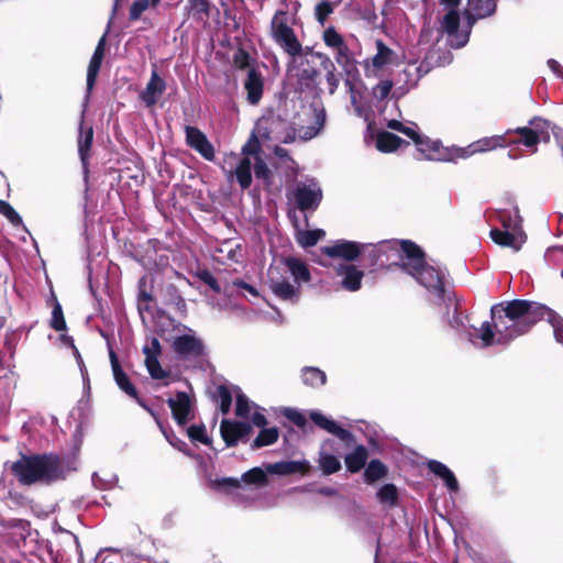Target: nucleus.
I'll return each instance as SVG.
<instances>
[{
    "mask_svg": "<svg viewBox=\"0 0 563 563\" xmlns=\"http://www.w3.org/2000/svg\"><path fill=\"white\" fill-rule=\"evenodd\" d=\"M493 325L483 322L471 342L478 347L505 344L526 333L538 320L545 319L553 328L558 342L563 344V319L552 309L533 301L516 299L497 303L490 309Z\"/></svg>",
    "mask_w": 563,
    "mask_h": 563,
    "instance_id": "nucleus-1",
    "label": "nucleus"
},
{
    "mask_svg": "<svg viewBox=\"0 0 563 563\" xmlns=\"http://www.w3.org/2000/svg\"><path fill=\"white\" fill-rule=\"evenodd\" d=\"M377 253L386 255L389 260L393 256L399 258L400 268L412 276L420 285L429 291L441 296L443 294L444 272L440 267L428 264L422 250L408 240H393L382 242L377 246Z\"/></svg>",
    "mask_w": 563,
    "mask_h": 563,
    "instance_id": "nucleus-2",
    "label": "nucleus"
},
{
    "mask_svg": "<svg viewBox=\"0 0 563 563\" xmlns=\"http://www.w3.org/2000/svg\"><path fill=\"white\" fill-rule=\"evenodd\" d=\"M552 126L548 120L534 118L526 126L509 129L504 134L482 137L467 146H457V159H466L475 154L504 148L508 145L522 144L532 153L537 152V145L549 142Z\"/></svg>",
    "mask_w": 563,
    "mask_h": 563,
    "instance_id": "nucleus-3",
    "label": "nucleus"
},
{
    "mask_svg": "<svg viewBox=\"0 0 563 563\" xmlns=\"http://www.w3.org/2000/svg\"><path fill=\"white\" fill-rule=\"evenodd\" d=\"M460 2L461 0H440L439 11L441 29L449 35L451 46L456 48L468 42L475 21L493 14L496 9V0H468L470 12L461 24Z\"/></svg>",
    "mask_w": 563,
    "mask_h": 563,
    "instance_id": "nucleus-4",
    "label": "nucleus"
},
{
    "mask_svg": "<svg viewBox=\"0 0 563 563\" xmlns=\"http://www.w3.org/2000/svg\"><path fill=\"white\" fill-rule=\"evenodd\" d=\"M311 278L308 266L297 257H285L268 269V286L280 300L297 302L300 298V285Z\"/></svg>",
    "mask_w": 563,
    "mask_h": 563,
    "instance_id": "nucleus-5",
    "label": "nucleus"
},
{
    "mask_svg": "<svg viewBox=\"0 0 563 563\" xmlns=\"http://www.w3.org/2000/svg\"><path fill=\"white\" fill-rule=\"evenodd\" d=\"M222 168L227 178L230 181L235 178L243 189L251 186L252 172H254L256 178L266 184L271 183V169L256 153L249 151V145L243 147L242 155L230 154L225 156Z\"/></svg>",
    "mask_w": 563,
    "mask_h": 563,
    "instance_id": "nucleus-6",
    "label": "nucleus"
},
{
    "mask_svg": "<svg viewBox=\"0 0 563 563\" xmlns=\"http://www.w3.org/2000/svg\"><path fill=\"white\" fill-rule=\"evenodd\" d=\"M299 7L298 1H291L286 10H277L271 20L269 34L273 41L291 59L303 54V47L291 27V24L296 22Z\"/></svg>",
    "mask_w": 563,
    "mask_h": 563,
    "instance_id": "nucleus-7",
    "label": "nucleus"
},
{
    "mask_svg": "<svg viewBox=\"0 0 563 563\" xmlns=\"http://www.w3.org/2000/svg\"><path fill=\"white\" fill-rule=\"evenodd\" d=\"M12 471L24 485L52 482L63 477L60 461L53 455L22 456L13 463Z\"/></svg>",
    "mask_w": 563,
    "mask_h": 563,
    "instance_id": "nucleus-8",
    "label": "nucleus"
},
{
    "mask_svg": "<svg viewBox=\"0 0 563 563\" xmlns=\"http://www.w3.org/2000/svg\"><path fill=\"white\" fill-rule=\"evenodd\" d=\"M387 128L398 131L413 141L417 150L422 154L426 159L438 162H456L457 146H443L439 140H432L428 136L421 135L418 126L415 123L404 124L397 120H389Z\"/></svg>",
    "mask_w": 563,
    "mask_h": 563,
    "instance_id": "nucleus-9",
    "label": "nucleus"
},
{
    "mask_svg": "<svg viewBox=\"0 0 563 563\" xmlns=\"http://www.w3.org/2000/svg\"><path fill=\"white\" fill-rule=\"evenodd\" d=\"M322 40L332 51L338 65L346 73H352L355 69V59L343 36L333 26H329L324 29Z\"/></svg>",
    "mask_w": 563,
    "mask_h": 563,
    "instance_id": "nucleus-10",
    "label": "nucleus"
},
{
    "mask_svg": "<svg viewBox=\"0 0 563 563\" xmlns=\"http://www.w3.org/2000/svg\"><path fill=\"white\" fill-rule=\"evenodd\" d=\"M331 267L339 278V285L342 289L350 292H355L361 289L365 273L357 265L349 262H335Z\"/></svg>",
    "mask_w": 563,
    "mask_h": 563,
    "instance_id": "nucleus-11",
    "label": "nucleus"
},
{
    "mask_svg": "<svg viewBox=\"0 0 563 563\" xmlns=\"http://www.w3.org/2000/svg\"><path fill=\"white\" fill-rule=\"evenodd\" d=\"M504 228V230H492V240L500 246L519 251L526 242V234L521 229L520 221L516 220L514 224L505 222Z\"/></svg>",
    "mask_w": 563,
    "mask_h": 563,
    "instance_id": "nucleus-12",
    "label": "nucleus"
},
{
    "mask_svg": "<svg viewBox=\"0 0 563 563\" xmlns=\"http://www.w3.org/2000/svg\"><path fill=\"white\" fill-rule=\"evenodd\" d=\"M294 196L300 210H314L322 199V191L316 180L307 179L297 185Z\"/></svg>",
    "mask_w": 563,
    "mask_h": 563,
    "instance_id": "nucleus-13",
    "label": "nucleus"
},
{
    "mask_svg": "<svg viewBox=\"0 0 563 563\" xmlns=\"http://www.w3.org/2000/svg\"><path fill=\"white\" fill-rule=\"evenodd\" d=\"M322 253L339 260L338 262L353 263L364 251V245L353 241L339 240L331 245L323 246Z\"/></svg>",
    "mask_w": 563,
    "mask_h": 563,
    "instance_id": "nucleus-14",
    "label": "nucleus"
},
{
    "mask_svg": "<svg viewBox=\"0 0 563 563\" xmlns=\"http://www.w3.org/2000/svg\"><path fill=\"white\" fill-rule=\"evenodd\" d=\"M376 54L364 63L365 75L367 77H377L382 69L393 65L397 60V54L382 41L376 42Z\"/></svg>",
    "mask_w": 563,
    "mask_h": 563,
    "instance_id": "nucleus-15",
    "label": "nucleus"
},
{
    "mask_svg": "<svg viewBox=\"0 0 563 563\" xmlns=\"http://www.w3.org/2000/svg\"><path fill=\"white\" fill-rule=\"evenodd\" d=\"M187 144L198 152L205 159H214V148L207 136L195 126H187L186 130Z\"/></svg>",
    "mask_w": 563,
    "mask_h": 563,
    "instance_id": "nucleus-16",
    "label": "nucleus"
},
{
    "mask_svg": "<svg viewBox=\"0 0 563 563\" xmlns=\"http://www.w3.org/2000/svg\"><path fill=\"white\" fill-rule=\"evenodd\" d=\"M309 417L319 428L335 435L346 444H351L354 442V437L350 431L340 427L334 420L328 418L322 412L318 410H311L309 412Z\"/></svg>",
    "mask_w": 563,
    "mask_h": 563,
    "instance_id": "nucleus-17",
    "label": "nucleus"
},
{
    "mask_svg": "<svg viewBox=\"0 0 563 563\" xmlns=\"http://www.w3.org/2000/svg\"><path fill=\"white\" fill-rule=\"evenodd\" d=\"M220 432L227 445L233 446L250 434L251 426L246 422L223 419L220 426Z\"/></svg>",
    "mask_w": 563,
    "mask_h": 563,
    "instance_id": "nucleus-18",
    "label": "nucleus"
},
{
    "mask_svg": "<svg viewBox=\"0 0 563 563\" xmlns=\"http://www.w3.org/2000/svg\"><path fill=\"white\" fill-rule=\"evenodd\" d=\"M166 89L165 80L159 77L156 70L152 71L150 81L140 93V98L146 107H153L163 96Z\"/></svg>",
    "mask_w": 563,
    "mask_h": 563,
    "instance_id": "nucleus-19",
    "label": "nucleus"
},
{
    "mask_svg": "<svg viewBox=\"0 0 563 563\" xmlns=\"http://www.w3.org/2000/svg\"><path fill=\"white\" fill-rule=\"evenodd\" d=\"M266 472L273 475H291L295 473L307 474L310 463L307 460L280 461L265 465Z\"/></svg>",
    "mask_w": 563,
    "mask_h": 563,
    "instance_id": "nucleus-20",
    "label": "nucleus"
},
{
    "mask_svg": "<svg viewBox=\"0 0 563 563\" xmlns=\"http://www.w3.org/2000/svg\"><path fill=\"white\" fill-rule=\"evenodd\" d=\"M168 406L174 419L179 426H185L190 419V399L187 394L178 393L175 398L168 399Z\"/></svg>",
    "mask_w": 563,
    "mask_h": 563,
    "instance_id": "nucleus-21",
    "label": "nucleus"
},
{
    "mask_svg": "<svg viewBox=\"0 0 563 563\" xmlns=\"http://www.w3.org/2000/svg\"><path fill=\"white\" fill-rule=\"evenodd\" d=\"M325 123L324 109H314L312 115V123L309 125H301L295 130L296 137L302 141H309L316 137L323 129Z\"/></svg>",
    "mask_w": 563,
    "mask_h": 563,
    "instance_id": "nucleus-22",
    "label": "nucleus"
},
{
    "mask_svg": "<svg viewBox=\"0 0 563 563\" xmlns=\"http://www.w3.org/2000/svg\"><path fill=\"white\" fill-rule=\"evenodd\" d=\"M104 49H106V34L101 36L99 40L97 47L92 54V57L90 59V63L88 65L87 70V91L88 93L91 91L96 84V79L98 76V73L101 67V63L104 56Z\"/></svg>",
    "mask_w": 563,
    "mask_h": 563,
    "instance_id": "nucleus-23",
    "label": "nucleus"
},
{
    "mask_svg": "<svg viewBox=\"0 0 563 563\" xmlns=\"http://www.w3.org/2000/svg\"><path fill=\"white\" fill-rule=\"evenodd\" d=\"M263 78L254 68L249 69L244 81V88L247 92V100L252 104L260 102L263 95Z\"/></svg>",
    "mask_w": 563,
    "mask_h": 563,
    "instance_id": "nucleus-24",
    "label": "nucleus"
},
{
    "mask_svg": "<svg viewBox=\"0 0 563 563\" xmlns=\"http://www.w3.org/2000/svg\"><path fill=\"white\" fill-rule=\"evenodd\" d=\"M428 468L433 474L441 477L450 490L456 492L459 489L457 481L452 471L446 465L439 461L431 460L428 462Z\"/></svg>",
    "mask_w": 563,
    "mask_h": 563,
    "instance_id": "nucleus-25",
    "label": "nucleus"
},
{
    "mask_svg": "<svg viewBox=\"0 0 563 563\" xmlns=\"http://www.w3.org/2000/svg\"><path fill=\"white\" fill-rule=\"evenodd\" d=\"M401 144L400 137L387 131H380L375 136L376 148L382 153L395 152Z\"/></svg>",
    "mask_w": 563,
    "mask_h": 563,
    "instance_id": "nucleus-26",
    "label": "nucleus"
},
{
    "mask_svg": "<svg viewBox=\"0 0 563 563\" xmlns=\"http://www.w3.org/2000/svg\"><path fill=\"white\" fill-rule=\"evenodd\" d=\"M110 360L113 371V376L117 385L120 387L121 390H123L125 394H128L131 397H136V389L135 387L130 383L128 376L123 373L121 369L117 357L113 352L110 353Z\"/></svg>",
    "mask_w": 563,
    "mask_h": 563,
    "instance_id": "nucleus-27",
    "label": "nucleus"
},
{
    "mask_svg": "<svg viewBox=\"0 0 563 563\" xmlns=\"http://www.w3.org/2000/svg\"><path fill=\"white\" fill-rule=\"evenodd\" d=\"M110 360L113 371V376L117 385L120 387L121 390H123L125 394H128L131 397H136V389L135 387L130 383L128 376L123 373L121 369L117 357L113 352L110 353Z\"/></svg>",
    "mask_w": 563,
    "mask_h": 563,
    "instance_id": "nucleus-28",
    "label": "nucleus"
},
{
    "mask_svg": "<svg viewBox=\"0 0 563 563\" xmlns=\"http://www.w3.org/2000/svg\"><path fill=\"white\" fill-rule=\"evenodd\" d=\"M345 85L349 88L351 103L354 109V112L356 113L357 117L363 118L365 121H368L369 111L361 102V85L353 82L351 79H347L345 81Z\"/></svg>",
    "mask_w": 563,
    "mask_h": 563,
    "instance_id": "nucleus-29",
    "label": "nucleus"
},
{
    "mask_svg": "<svg viewBox=\"0 0 563 563\" xmlns=\"http://www.w3.org/2000/svg\"><path fill=\"white\" fill-rule=\"evenodd\" d=\"M174 349L177 353L184 355L199 354L202 345L200 341L192 335H181L175 339Z\"/></svg>",
    "mask_w": 563,
    "mask_h": 563,
    "instance_id": "nucleus-30",
    "label": "nucleus"
},
{
    "mask_svg": "<svg viewBox=\"0 0 563 563\" xmlns=\"http://www.w3.org/2000/svg\"><path fill=\"white\" fill-rule=\"evenodd\" d=\"M367 456V449L364 445H357L345 456L346 468L352 473L358 472L365 465Z\"/></svg>",
    "mask_w": 563,
    "mask_h": 563,
    "instance_id": "nucleus-31",
    "label": "nucleus"
},
{
    "mask_svg": "<svg viewBox=\"0 0 563 563\" xmlns=\"http://www.w3.org/2000/svg\"><path fill=\"white\" fill-rule=\"evenodd\" d=\"M301 379L305 385L318 388L325 384L327 375L318 367L307 366L301 369Z\"/></svg>",
    "mask_w": 563,
    "mask_h": 563,
    "instance_id": "nucleus-32",
    "label": "nucleus"
},
{
    "mask_svg": "<svg viewBox=\"0 0 563 563\" xmlns=\"http://www.w3.org/2000/svg\"><path fill=\"white\" fill-rule=\"evenodd\" d=\"M327 443H323L319 452V466L324 475H330L340 471L341 462L336 456L325 452Z\"/></svg>",
    "mask_w": 563,
    "mask_h": 563,
    "instance_id": "nucleus-33",
    "label": "nucleus"
},
{
    "mask_svg": "<svg viewBox=\"0 0 563 563\" xmlns=\"http://www.w3.org/2000/svg\"><path fill=\"white\" fill-rule=\"evenodd\" d=\"M234 396H235V415L241 418H249L252 410L257 408V406L252 402L239 387H234Z\"/></svg>",
    "mask_w": 563,
    "mask_h": 563,
    "instance_id": "nucleus-34",
    "label": "nucleus"
},
{
    "mask_svg": "<svg viewBox=\"0 0 563 563\" xmlns=\"http://www.w3.org/2000/svg\"><path fill=\"white\" fill-rule=\"evenodd\" d=\"M324 234H325L324 231L321 229H317V230L297 229L296 239H297V242L301 246L307 247V246L316 245L324 236Z\"/></svg>",
    "mask_w": 563,
    "mask_h": 563,
    "instance_id": "nucleus-35",
    "label": "nucleus"
},
{
    "mask_svg": "<svg viewBox=\"0 0 563 563\" xmlns=\"http://www.w3.org/2000/svg\"><path fill=\"white\" fill-rule=\"evenodd\" d=\"M186 11L194 20L203 21L209 14V5L207 0H189Z\"/></svg>",
    "mask_w": 563,
    "mask_h": 563,
    "instance_id": "nucleus-36",
    "label": "nucleus"
},
{
    "mask_svg": "<svg viewBox=\"0 0 563 563\" xmlns=\"http://www.w3.org/2000/svg\"><path fill=\"white\" fill-rule=\"evenodd\" d=\"M279 438V431L277 428H264L261 430L258 435L252 443V449H260L263 446H267L274 444Z\"/></svg>",
    "mask_w": 563,
    "mask_h": 563,
    "instance_id": "nucleus-37",
    "label": "nucleus"
},
{
    "mask_svg": "<svg viewBox=\"0 0 563 563\" xmlns=\"http://www.w3.org/2000/svg\"><path fill=\"white\" fill-rule=\"evenodd\" d=\"M92 143V129L88 128L86 131L80 129L78 139V153L82 162L84 168L87 167L88 153Z\"/></svg>",
    "mask_w": 563,
    "mask_h": 563,
    "instance_id": "nucleus-38",
    "label": "nucleus"
},
{
    "mask_svg": "<svg viewBox=\"0 0 563 563\" xmlns=\"http://www.w3.org/2000/svg\"><path fill=\"white\" fill-rule=\"evenodd\" d=\"M322 66L327 70L325 80L329 87V92L333 95L336 91L340 84L339 75L335 73V66L328 56H324L322 60Z\"/></svg>",
    "mask_w": 563,
    "mask_h": 563,
    "instance_id": "nucleus-39",
    "label": "nucleus"
},
{
    "mask_svg": "<svg viewBox=\"0 0 563 563\" xmlns=\"http://www.w3.org/2000/svg\"><path fill=\"white\" fill-rule=\"evenodd\" d=\"M187 435L194 443L210 445L212 440L207 433L205 424H192L187 428Z\"/></svg>",
    "mask_w": 563,
    "mask_h": 563,
    "instance_id": "nucleus-40",
    "label": "nucleus"
},
{
    "mask_svg": "<svg viewBox=\"0 0 563 563\" xmlns=\"http://www.w3.org/2000/svg\"><path fill=\"white\" fill-rule=\"evenodd\" d=\"M159 2L161 0H135L130 8V20H139L143 12H145L150 8H155Z\"/></svg>",
    "mask_w": 563,
    "mask_h": 563,
    "instance_id": "nucleus-41",
    "label": "nucleus"
},
{
    "mask_svg": "<svg viewBox=\"0 0 563 563\" xmlns=\"http://www.w3.org/2000/svg\"><path fill=\"white\" fill-rule=\"evenodd\" d=\"M377 498L379 501L387 506H395L398 498L397 488L393 484L383 485L377 492Z\"/></svg>",
    "mask_w": 563,
    "mask_h": 563,
    "instance_id": "nucleus-42",
    "label": "nucleus"
},
{
    "mask_svg": "<svg viewBox=\"0 0 563 563\" xmlns=\"http://www.w3.org/2000/svg\"><path fill=\"white\" fill-rule=\"evenodd\" d=\"M266 468L254 467L242 475V481L247 485H265L267 482Z\"/></svg>",
    "mask_w": 563,
    "mask_h": 563,
    "instance_id": "nucleus-43",
    "label": "nucleus"
},
{
    "mask_svg": "<svg viewBox=\"0 0 563 563\" xmlns=\"http://www.w3.org/2000/svg\"><path fill=\"white\" fill-rule=\"evenodd\" d=\"M385 474L386 467L378 460L371 461L364 473L365 479L369 483L383 478Z\"/></svg>",
    "mask_w": 563,
    "mask_h": 563,
    "instance_id": "nucleus-44",
    "label": "nucleus"
},
{
    "mask_svg": "<svg viewBox=\"0 0 563 563\" xmlns=\"http://www.w3.org/2000/svg\"><path fill=\"white\" fill-rule=\"evenodd\" d=\"M144 353L146 355L145 357V364L146 367L153 378H162L164 376V371L162 369L157 356L151 353L150 347H144Z\"/></svg>",
    "mask_w": 563,
    "mask_h": 563,
    "instance_id": "nucleus-45",
    "label": "nucleus"
},
{
    "mask_svg": "<svg viewBox=\"0 0 563 563\" xmlns=\"http://www.w3.org/2000/svg\"><path fill=\"white\" fill-rule=\"evenodd\" d=\"M0 213L4 216L13 225H19L22 223V218L20 214L13 209V207L0 199Z\"/></svg>",
    "mask_w": 563,
    "mask_h": 563,
    "instance_id": "nucleus-46",
    "label": "nucleus"
},
{
    "mask_svg": "<svg viewBox=\"0 0 563 563\" xmlns=\"http://www.w3.org/2000/svg\"><path fill=\"white\" fill-rule=\"evenodd\" d=\"M333 12V5L331 2L323 0L319 2L314 8V15L320 24H324L328 16Z\"/></svg>",
    "mask_w": 563,
    "mask_h": 563,
    "instance_id": "nucleus-47",
    "label": "nucleus"
},
{
    "mask_svg": "<svg viewBox=\"0 0 563 563\" xmlns=\"http://www.w3.org/2000/svg\"><path fill=\"white\" fill-rule=\"evenodd\" d=\"M233 395H234V391L233 393L230 391V389L224 386H220L218 388V398H219L220 409H221L222 413L225 415L229 412Z\"/></svg>",
    "mask_w": 563,
    "mask_h": 563,
    "instance_id": "nucleus-48",
    "label": "nucleus"
},
{
    "mask_svg": "<svg viewBox=\"0 0 563 563\" xmlns=\"http://www.w3.org/2000/svg\"><path fill=\"white\" fill-rule=\"evenodd\" d=\"M157 423H158V427L159 429L162 430L164 437L166 438V440L168 441V443L174 446L175 449H177L178 451L187 454V455H191L189 450H188V446L187 444L179 440L177 437H175L174 434H169L163 427V424L157 420Z\"/></svg>",
    "mask_w": 563,
    "mask_h": 563,
    "instance_id": "nucleus-49",
    "label": "nucleus"
},
{
    "mask_svg": "<svg viewBox=\"0 0 563 563\" xmlns=\"http://www.w3.org/2000/svg\"><path fill=\"white\" fill-rule=\"evenodd\" d=\"M393 88V81L390 80H382L372 89V95L374 98L383 100L387 98L390 90Z\"/></svg>",
    "mask_w": 563,
    "mask_h": 563,
    "instance_id": "nucleus-50",
    "label": "nucleus"
},
{
    "mask_svg": "<svg viewBox=\"0 0 563 563\" xmlns=\"http://www.w3.org/2000/svg\"><path fill=\"white\" fill-rule=\"evenodd\" d=\"M51 323L52 327L57 331H63L66 329V322L59 303H56L53 308Z\"/></svg>",
    "mask_w": 563,
    "mask_h": 563,
    "instance_id": "nucleus-51",
    "label": "nucleus"
},
{
    "mask_svg": "<svg viewBox=\"0 0 563 563\" xmlns=\"http://www.w3.org/2000/svg\"><path fill=\"white\" fill-rule=\"evenodd\" d=\"M547 257L550 262L563 264V246L550 247L547 252Z\"/></svg>",
    "mask_w": 563,
    "mask_h": 563,
    "instance_id": "nucleus-52",
    "label": "nucleus"
},
{
    "mask_svg": "<svg viewBox=\"0 0 563 563\" xmlns=\"http://www.w3.org/2000/svg\"><path fill=\"white\" fill-rule=\"evenodd\" d=\"M250 56L244 51H238L234 55V65L235 67L243 69L249 66Z\"/></svg>",
    "mask_w": 563,
    "mask_h": 563,
    "instance_id": "nucleus-53",
    "label": "nucleus"
},
{
    "mask_svg": "<svg viewBox=\"0 0 563 563\" xmlns=\"http://www.w3.org/2000/svg\"><path fill=\"white\" fill-rule=\"evenodd\" d=\"M418 70V67H416L413 64L405 68L404 74L408 77H412L410 80H408L410 86H415L417 84L420 77Z\"/></svg>",
    "mask_w": 563,
    "mask_h": 563,
    "instance_id": "nucleus-54",
    "label": "nucleus"
},
{
    "mask_svg": "<svg viewBox=\"0 0 563 563\" xmlns=\"http://www.w3.org/2000/svg\"><path fill=\"white\" fill-rule=\"evenodd\" d=\"M200 278L214 291H220V287L216 278L209 272H202Z\"/></svg>",
    "mask_w": 563,
    "mask_h": 563,
    "instance_id": "nucleus-55",
    "label": "nucleus"
},
{
    "mask_svg": "<svg viewBox=\"0 0 563 563\" xmlns=\"http://www.w3.org/2000/svg\"><path fill=\"white\" fill-rule=\"evenodd\" d=\"M217 485L219 487H223V488H229V487L236 488L240 486V482L238 478L225 477L220 481H217Z\"/></svg>",
    "mask_w": 563,
    "mask_h": 563,
    "instance_id": "nucleus-56",
    "label": "nucleus"
},
{
    "mask_svg": "<svg viewBox=\"0 0 563 563\" xmlns=\"http://www.w3.org/2000/svg\"><path fill=\"white\" fill-rule=\"evenodd\" d=\"M249 417L251 418L252 423L256 427L263 428L267 423L265 416L260 411H255Z\"/></svg>",
    "mask_w": 563,
    "mask_h": 563,
    "instance_id": "nucleus-57",
    "label": "nucleus"
},
{
    "mask_svg": "<svg viewBox=\"0 0 563 563\" xmlns=\"http://www.w3.org/2000/svg\"><path fill=\"white\" fill-rule=\"evenodd\" d=\"M549 68L553 71V74L563 81V67L555 59L548 60Z\"/></svg>",
    "mask_w": 563,
    "mask_h": 563,
    "instance_id": "nucleus-58",
    "label": "nucleus"
},
{
    "mask_svg": "<svg viewBox=\"0 0 563 563\" xmlns=\"http://www.w3.org/2000/svg\"><path fill=\"white\" fill-rule=\"evenodd\" d=\"M267 123H268L267 120L258 121L252 137H255L256 135H260L262 137H269V135L266 133Z\"/></svg>",
    "mask_w": 563,
    "mask_h": 563,
    "instance_id": "nucleus-59",
    "label": "nucleus"
},
{
    "mask_svg": "<svg viewBox=\"0 0 563 563\" xmlns=\"http://www.w3.org/2000/svg\"><path fill=\"white\" fill-rule=\"evenodd\" d=\"M450 324L454 329H461L464 327V317L457 311H454L452 319L450 320Z\"/></svg>",
    "mask_w": 563,
    "mask_h": 563,
    "instance_id": "nucleus-60",
    "label": "nucleus"
},
{
    "mask_svg": "<svg viewBox=\"0 0 563 563\" xmlns=\"http://www.w3.org/2000/svg\"><path fill=\"white\" fill-rule=\"evenodd\" d=\"M287 417L291 419L297 426L302 427L306 423V418L297 411H290Z\"/></svg>",
    "mask_w": 563,
    "mask_h": 563,
    "instance_id": "nucleus-61",
    "label": "nucleus"
},
{
    "mask_svg": "<svg viewBox=\"0 0 563 563\" xmlns=\"http://www.w3.org/2000/svg\"><path fill=\"white\" fill-rule=\"evenodd\" d=\"M233 285L246 289L253 296L258 295L256 289L253 286L247 285V284L243 283L242 280H236L233 283Z\"/></svg>",
    "mask_w": 563,
    "mask_h": 563,
    "instance_id": "nucleus-62",
    "label": "nucleus"
},
{
    "mask_svg": "<svg viewBox=\"0 0 563 563\" xmlns=\"http://www.w3.org/2000/svg\"><path fill=\"white\" fill-rule=\"evenodd\" d=\"M147 346L150 347L152 354H154L155 356L158 355L161 346L157 339H152L151 345Z\"/></svg>",
    "mask_w": 563,
    "mask_h": 563,
    "instance_id": "nucleus-63",
    "label": "nucleus"
},
{
    "mask_svg": "<svg viewBox=\"0 0 563 563\" xmlns=\"http://www.w3.org/2000/svg\"><path fill=\"white\" fill-rule=\"evenodd\" d=\"M275 154L278 157H286L287 156L286 150H284L283 147H278V146L275 148Z\"/></svg>",
    "mask_w": 563,
    "mask_h": 563,
    "instance_id": "nucleus-64",
    "label": "nucleus"
}]
</instances>
